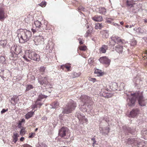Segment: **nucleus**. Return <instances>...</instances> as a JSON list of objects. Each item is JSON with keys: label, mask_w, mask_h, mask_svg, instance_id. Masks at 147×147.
<instances>
[{"label": "nucleus", "mask_w": 147, "mask_h": 147, "mask_svg": "<svg viewBox=\"0 0 147 147\" xmlns=\"http://www.w3.org/2000/svg\"><path fill=\"white\" fill-rule=\"evenodd\" d=\"M48 78L47 75L44 77L40 75L38 77V83L41 85H46L48 83Z\"/></svg>", "instance_id": "obj_10"}, {"label": "nucleus", "mask_w": 147, "mask_h": 147, "mask_svg": "<svg viewBox=\"0 0 147 147\" xmlns=\"http://www.w3.org/2000/svg\"><path fill=\"white\" fill-rule=\"evenodd\" d=\"M23 58L27 62L30 61L27 57L31 60L38 61L40 60V55L37 54L34 51L29 50L25 52V55H24Z\"/></svg>", "instance_id": "obj_3"}, {"label": "nucleus", "mask_w": 147, "mask_h": 147, "mask_svg": "<svg viewBox=\"0 0 147 147\" xmlns=\"http://www.w3.org/2000/svg\"><path fill=\"white\" fill-rule=\"evenodd\" d=\"M82 102L84 104L88 105L90 106L93 104V101L91 97L86 95H83L81 97Z\"/></svg>", "instance_id": "obj_8"}, {"label": "nucleus", "mask_w": 147, "mask_h": 147, "mask_svg": "<svg viewBox=\"0 0 147 147\" xmlns=\"http://www.w3.org/2000/svg\"><path fill=\"white\" fill-rule=\"evenodd\" d=\"M88 63H91L93 62V61L90 59L88 60Z\"/></svg>", "instance_id": "obj_62"}, {"label": "nucleus", "mask_w": 147, "mask_h": 147, "mask_svg": "<svg viewBox=\"0 0 147 147\" xmlns=\"http://www.w3.org/2000/svg\"><path fill=\"white\" fill-rule=\"evenodd\" d=\"M73 74L74 75V77H77L80 75V73H77L76 72H74L73 73Z\"/></svg>", "instance_id": "obj_52"}, {"label": "nucleus", "mask_w": 147, "mask_h": 147, "mask_svg": "<svg viewBox=\"0 0 147 147\" xmlns=\"http://www.w3.org/2000/svg\"><path fill=\"white\" fill-rule=\"evenodd\" d=\"M5 13L4 8H0V20L4 19L5 17Z\"/></svg>", "instance_id": "obj_25"}, {"label": "nucleus", "mask_w": 147, "mask_h": 147, "mask_svg": "<svg viewBox=\"0 0 147 147\" xmlns=\"http://www.w3.org/2000/svg\"><path fill=\"white\" fill-rule=\"evenodd\" d=\"M19 136L18 134L17 133H13V142H14V143H16L18 141V137Z\"/></svg>", "instance_id": "obj_30"}, {"label": "nucleus", "mask_w": 147, "mask_h": 147, "mask_svg": "<svg viewBox=\"0 0 147 147\" xmlns=\"http://www.w3.org/2000/svg\"><path fill=\"white\" fill-rule=\"evenodd\" d=\"M86 47L85 45L83 46L80 47L79 48V49L80 50L84 51L86 50Z\"/></svg>", "instance_id": "obj_50"}, {"label": "nucleus", "mask_w": 147, "mask_h": 147, "mask_svg": "<svg viewBox=\"0 0 147 147\" xmlns=\"http://www.w3.org/2000/svg\"><path fill=\"white\" fill-rule=\"evenodd\" d=\"M94 73L97 75L98 76H101L102 75L101 70L98 69H96L94 71Z\"/></svg>", "instance_id": "obj_33"}, {"label": "nucleus", "mask_w": 147, "mask_h": 147, "mask_svg": "<svg viewBox=\"0 0 147 147\" xmlns=\"http://www.w3.org/2000/svg\"><path fill=\"white\" fill-rule=\"evenodd\" d=\"M134 30L138 34H142L144 32V31L140 28H134Z\"/></svg>", "instance_id": "obj_27"}, {"label": "nucleus", "mask_w": 147, "mask_h": 147, "mask_svg": "<svg viewBox=\"0 0 147 147\" xmlns=\"http://www.w3.org/2000/svg\"><path fill=\"white\" fill-rule=\"evenodd\" d=\"M99 60L101 63L107 66L110 65L111 62V60L106 56H103L100 57Z\"/></svg>", "instance_id": "obj_12"}, {"label": "nucleus", "mask_w": 147, "mask_h": 147, "mask_svg": "<svg viewBox=\"0 0 147 147\" xmlns=\"http://www.w3.org/2000/svg\"><path fill=\"white\" fill-rule=\"evenodd\" d=\"M90 81L94 82L96 80V79L95 78H90L89 79Z\"/></svg>", "instance_id": "obj_58"}, {"label": "nucleus", "mask_w": 147, "mask_h": 147, "mask_svg": "<svg viewBox=\"0 0 147 147\" xmlns=\"http://www.w3.org/2000/svg\"><path fill=\"white\" fill-rule=\"evenodd\" d=\"M78 9L79 10H81L83 11H84L85 8L82 6H80L78 7Z\"/></svg>", "instance_id": "obj_54"}, {"label": "nucleus", "mask_w": 147, "mask_h": 147, "mask_svg": "<svg viewBox=\"0 0 147 147\" xmlns=\"http://www.w3.org/2000/svg\"><path fill=\"white\" fill-rule=\"evenodd\" d=\"M11 54L9 55V58L11 60H15L18 57V54L15 53H11Z\"/></svg>", "instance_id": "obj_21"}, {"label": "nucleus", "mask_w": 147, "mask_h": 147, "mask_svg": "<svg viewBox=\"0 0 147 147\" xmlns=\"http://www.w3.org/2000/svg\"><path fill=\"white\" fill-rule=\"evenodd\" d=\"M19 100V98L18 97H16L14 98H11V101H13L16 104L17 103Z\"/></svg>", "instance_id": "obj_42"}, {"label": "nucleus", "mask_w": 147, "mask_h": 147, "mask_svg": "<svg viewBox=\"0 0 147 147\" xmlns=\"http://www.w3.org/2000/svg\"><path fill=\"white\" fill-rule=\"evenodd\" d=\"M8 109H2V110L1 111V113L2 114L4 113H5L6 111H8Z\"/></svg>", "instance_id": "obj_57"}, {"label": "nucleus", "mask_w": 147, "mask_h": 147, "mask_svg": "<svg viewBox=\"0 0 147 147\" xmlns=\"http://www.w3.org/2000/svg\"><path fill=\"white\" fill-rule=\"evenodd\" d=\"M109 87L113 91L117 90L118 86L116 82H113L111 85L109 86Z\"/></svg>", "instance_id": "obj_20"}, {"label": "nucleus", "mask_w": 147, "mask_h": 147, "mask_svg": "<svg viewBox=\"0 0 147 147\" xmlns=\"http://www.w3.org/2000/svg\"><path fill=\"white\" fill-rule=\"evenodd\" d=\"M65 67L67 69L68 71H69V69L70 67V66H68L66 65H61V66L60 68L63 70L64 68Z\"/></svg>", "instance_id": "obj_43"}, {"label": "nucleus", "mask_w": 147, "mask_h": 147, "mask_svg": "<svg viewBox=\"0 0 147 147\" xmlns=\"http://www.w3.org/2000/svg\"><path fill=\"white\" fill-rule=\"evenodd\" d=\"M143 38L145 41L146 42H147V36L146 37Z\"/></svg>", "instance_id": "obj_64"}, {"label": "nucleus", "mask_w": 147, "mask_h": 147, "mask_svg": "<svg viewBox=\"0 0 147 147\" xmlns=\"http://www.w3.org/2000/svg\"><path fill=\"white\" fill-rule=\"evenodd\" d=\"M137 42L134 39H132L131 40L130 44L131 46H134L136 45Z\"/></svg>", "instance_id": "obj_38"}, {"label": "nucleus", "mask_w": 147, "mask_h": 147, "mask_svg": "<svg viewBox=\"0 0 147 147\" xmlns=\"http://www.w3.org/2000/svg\"><path fill=\"white\" fill-rule=\"evenodd\" d=\"M31 30H32V31L33 32V33H34L35 32H36V30L35 29L32 28Z\"/></svg>", "instance_id": "obj_63"}, {"label": "nucleus", "mask_w": 147, "mask_h": 147, "mask_svg": "<svg viewBox=\"0 0 147 147\" xmlns=\"http://www.w3.org/2000/svg\"><path fill=\"white\" fill-rule=\"evenodd\" d=\"M5 60V59L4 57L2 56H0V62L3 63Z\"/></svg>", "instance_id": "obj_45"}, {"label": "nucleus", "mask_w": 147, "mask_h": 147, "mask_svg": "<svg viewBox=\"0 0 147 147\" xmlns=\"http://www.w3.org/2000/svg\"><path fill=\"white\" fill-rule=\"evenodd\" d=\"M22 124V122H21L20 121H19V123L18 124V125L19 128H20L21 127Z\"/></svg>", "instance_id": "obj_60"}, {"label": "nucleus", "mask_w": 147, "mask_h": 147, "mask_svg": "<svg viewBox=\"0 0 147 147\" xmlns=\"http://www.w3.org/2000/svg\"><path fill=\"white\" fill-rule=\"evenodd\" d=\"M126 4L127 6L128 7H129L130 8L132 7L133 5V2L131 1H127Z\"/></svg>", "instance_id": "obj_39"}, {"label": "nucleus", "mask_w": 147, "mask_h": 147, "mask_svg": "<svg viewBox=\"0 0 147 147\" xmlns=\"http://www.w3.org/2000/svg\"><path fill=\"white\" fill-rule=\"evenodd\" d=\"M34 88V87L32 85L29 84L27 85V86L26 87V91H28L29 90L33 89Z\"/></svg>", "instance_id": "obj_41"}, {"label": "nucleus", "mask_w": 147, "mask_h": 147, "mask_svg": "<svg viewBox=\"0 0 147 147\" xmlns=\"http://www.w3.org/2000/svg\"><path fill=\"white\" fill-rule=\"evenodd\" d=\"M37 105H39L40 107L43 104V102H41V100L37 98L35 103Z\"/></svg>", "instance_id": "obj_36"}, {"label": "nucleus", "mask_w": 147, "mask_h": 147, "mask_svg": "<svg viewBox=\"0 0 147 147\" xmlns=\"http://www.w3.org/2000/svg\"><path fill=\"white\" fill-rule=\"evenodd\" d=\"M102 27L101 23H98L95 25V28L96 29H101Z\"/></svg>", "instance_id": "obj_37"}, {"label": "nucleus", "mask_w": 147, "mask_h": 147, "mask_svg": "<svg viewBox=\"0 0 147 147\" xmlns=\"http://www.w3.org/2000/svg\"><path fill=\"white\" fill-rule=\"evenodd\" d=\"M44 40L43 37L42 36L39 35L34 37V44L36 45L44 43Z\"/></svg>", "instance_id": "obj_13"}, {"label": "nucleus", "mask_w": 147, "mask_h": 147, "mask_svg": "<svg viewBox=\"0 0 147 147\" xmlns=\"http://www.w3.org/2000/svg\"><path fill=\"white\" fill-rule=\"evenodd\" d=\"M130 95L137 99L140 106L143 107L146 105L147 103V99H145L144 97L143 92L137 91L133 93H131Z\"/></svg>", "instance_id": "obj_4"}, {"label": "nucleus", "mask_w": 147, "mask_h": 147, "mask_svg": "<svg viewBox=\"0 0 147 147\" xmlns=\"http://www.w3.org/2000/svg\"><path fill=\"white\" fill-rule=\"evenodd\" d=\"M38 5L42 7H45L46 5V2L45 1H42Z\"/></svg>", "instance_id": "obj_49"}, {"label": "nucleus", "mask_w": 147, "mask_h": 147, "mask_svg": "<svg viewBox=\"0 0 147 147\" xmlns=\"http://www.w3.org/2000/svg\"><path fill=\"white\" fill-rule=\"evenodd\" d=\"M41 24V22L38 20L34 22V25L36 28H40Z\"/></svg>", "instance_id": "obj_35"}, {"label": "nucleus", "mask_w": 147, "mask_h": 147, "mask_svg": "<svg viewBox=\"0 0 147 147\" xmlns=\"http://www.w3.org/2000/svg\"><path fill=\"white\" fill-rule=\"evenodd\" d=\"M101 129H100V132L102 134V135L104 136H106L108 135V134L109 133L110 129L109 127H107L101 128Z\"/></svg>", "instance_id": "obj_17"}, {"label": "nucleus", "mask_w": 147, "mask_h": 147, "mask_svg": "<svg viewBox=\"0 0 147 147\" xmlns=\"http://www.w3.org/2000/svg\"><path fill=\"white\" fill-rule=\"evenodd\" d=\"M54 46V45L52 43H48L47 45H45L44 47V49L45 50H49L51 51Z\"/></svg>", "instance_id": "obj_19"}, {"label": "nucleus", "mask_w": 147, "mask_h": 147, "mask_svg": "<svg viewBox=\"0 0 147 147\" xmlns=\"http://www.w3.org/2000/svg\"><path fill=\"white\" fill-rule=\"evenodd\" d=\"M143 136L145 140H147V130L144 131L143 133Z\"/></svg>", "instance_id": "obj_44"}, {"label": "nucleus", "mask_w": 147, "mask_h": 147, "mask_svg": "<svg viewBox=\"0 0 147 147\" xmlns=\"http://www.w3.org/2000/svg\"><path fill=\"white\" fill-rule=\"evenodd\" d=\"M22 47L17 45L13 44L11 47V53H15L16 54L21 55L22 53Z\"/></svg>", "instance_id": "obj_7"}, {"label": "nucleus", "mask_w": 147, "mask_h": 147, "mask_svg": "<svg viewBox=\"0 0 147 147\" xmlns=\"http://www.w3.org/2000/svg\"><path fill=\"white\" fill-rule=\"evenodd\" d=\"M69 129L67 127H63L59 130L58 134L59 136L62 138L66 136V137L65 138L67 139L69 137Z\"/></svg>", "instance_id": "obj_6"}, {"label": "nucleus", "mask_w": 147, "mask_h": 147, "mask_svg": "<svg viewBox=\"0 0 147 147\" xmlns=\"http://www.w3.org/2000/svg\"><path fill=\"white\" fill-rule=\"evenodd\" d=\"M47 97V96L45 95L44 94H39L38 96V99H40V100H41L42 99L46 98Z\"/></svg>", "instance_id": "obj_40"}, {"label": "nucleus", "mask_w": 147, "mask_h": 147, "mask_svg": "<svg viewBox=\"0 0 147 147\" xmlns=\"http://www.w3.org/2000/svg\"><path fill=\"white\" fill-rule=\"evenodd\" d=\"M137 99L134 97H128L127 98V105L130 107H133L135 105Z\"/></svg>", "instance_id": "obj_14"}, {"label": "nucleus", "mask_w": 147, "mask_h": 147, "mask_svg": "<svg viewBox=\"0 0 147 147\" xmlns=\"http://www.w3.org/2000/svg\"><path fill=\"white\" fill-rule=\"evenodd\" d=\"M91 33V30H88L84 35V36L86 37H88L89 35Z\"/></svg>", "instance_id": "obj_47"}, {"label": "nucleus", "mask_w": 147, "mask_h": 147, "mask_svg": "<svg viewBox=\"0 0 147 147\" xmlns=\"http://www.w3.org/2000/svg\"><path fill=\"white\" fill-rule=\"evenodd\" d=\"M35 135V133H31V134H29V138H32L34 137V136Z\"/></svg>", "instance_id": "obj_53"}, {"label": "nucleus", "mask_w": 147, "mask_h": 147, "mask_svg": "<svg viewBox=\"0 0 147 147\" xmlns=\"http://www.w3.org/2000/svg\"><path fill=\"white\" fill-rule=\"evenodd\" d=\"M23 146L24 147H32V146L27 144H24Z\"/></svg>", "instance_id": "obj_59"}, {"label": "nucleus", "mask_w": 147, "mask_h": 147, "mask_svg": "<svg viewBox=\"0 0 147 147\" xmlns=\"http://www.w3.org/2000/svg\"><path fill=\"white\" fill-rule=\"evenodd\" d=\"M91 140L93 142V143L92 144L93 146H94L95 144H96V142L95 140V138H92Z\"/></svg>", "instance_id": "obj_55"}, {"label": "nucleus", "mask_w": 147, "mask_h": 147, "mask_svg": "<svg viewBox=\"0 0 147 147\" xmlns=\"http://www.w3.org/2000/svg\"><path fill=\"white\" fill-rule=\"evenodd\" d=\"M34 114V112L31 111L28 112L25 115V118L27 119H28L32 117Z\"/></svg>", "instance_id": "obj_28"}, {"label": "nucleus", "mask_w": 147, "mask_h": 147, "mask_svg": "<svg viewBox=\"0 0 147 147\" xmlns=\"http://www.w3.org/2000/svg\"><path fill=\"white\" fill-rule=\"evenodd\" d=\"M113 19L110 18H107L106 22L108 24H111L112 23V21Z\"/></svg>", "instance_id": "obj_46"}, {"label": "nucleus", "mask_w": 147, "mask_h": 147, "mask_svg": "<svg viewBox=\"0 0 147 147\" xmlns=\"http://www.w3.org/2000/svg\"><path fill=\"white\" fill-rule=\"evenodd\" d=\"M123 132L126 135H129V134L133 135L135 134L136 129L135 128H131L128 126H124L123 127Z\"/></svg>", "instance_id": "obj_11"}, {"label": "nucleus", "mask_w": 147, "mask_h": 147, "mask_svg": "<svg viewBox=\"0 0 147 147\" xmlns=\"http://www.w3.org/2000/svg\"><path fill=\"white\" fill-rule=\"evenodd\" d=\"M38 147H47V146L45 144L42 143L39 144Z\"/></svg>", "instance_id": "obj_56"}, {"label": "nucleus", "mask_w": 147, "mask_h": 147, "mask_svg": "<svg viewBox=\"0 0 147 147\" xmlns=\"http://www.w3.org/2000/svg\"><path fill=\"white\" fill-rule=\"evenodd\" d=\"M110 91L107 88H103L100 91V96L104 97L109 98L111 97L113 94L111 93H108V92Z\"/></svg>", "instance_id": "obj_9"}, {"label": "nucleus", "mask_w": 147, "mask_h": 147, "mask_svg": "<svg viewBox=\"0 0 147 147\" xmlns=\"http://www.w3.org/2000/svg\"><path fill=\"white\" fill-rule=\"evenodd\" d=\"M7 43V40H2L0 41V45L3 47H5Z\"/></svg>", "instance_id": "obj_32"}, {"label": "nucleus", "mask_w": 147, "mask_h": 147, "mask_svg": "<svg viewBox=\"0 0 147 147\" xmlns=\"http://www.w3.org/2000/svg\"><path fill=\"white\" fill-rule=\"evenodd\" d=\"M140 110L138 108L133 109L130 112L128 115L129 117L134 118L136 117L139 113Z\"/></svg>", "instance_id": "obj_15"}, {"label": "nucleus", "mask_w": 147, "mask_h": 147, "mask_svg": "<svg viewBox=\"0 0 147 147\" xmlns=\"http://www.w3.org/2000/svg\"><path fill=\"white\" fill-rule=\"evenodd\" d=\"M109 36V34L107 32H105L103 34L102 37L104 38H107Z\"/></svg>", "instance_id": "obj_48"}, {"label": "nucleus", "mask_w": 147, "mask_h": 147, "mask_svg": "<svg viewBox=\"0 0 147 147\" xmlns=\"http://www.w3.org/2000/svg\"><path fill=\"white\" fill-rule=\"evenodd\" d=\"M18 37L20 43L27 42L32 36V32L30 30L22 28L18 29L17 31Z\"/></svg>", "instance_id": "obj_2"}, {"label": "nucleus", "mask_w": 147, "mask_h": 147, "mask_svg": "<svg viewBox=\"0 0 147 147\" xmlns=\"http://www.w3.org/2000/svg\"><path fill=\"white\" fill-rule=\"evenodd\" d=\"M107 49V45H102L100 49V52L101 53H105Z\"/></svg>", "instance_id": "obj_23"}, {"label": "nucleus", "mask_w": 147, "mask_h": 147, "mask_svg": "<svg viewBox=\"0 0 147 147\" xmlns=\"http://www.w3.org/2000/svg\"><path fill=\"white\" fill-rule=\"evenodd\" d=\"M89 105L83 103V105L80 104L79 105L80 107V109L83 112L87 111V109L89 108Z\"/></svg>", "instance_id": "obj_18"}, {"label": "nucleus", "mask_w": 147, "mask_h": 147, "mask_svg": "<svg viewBox=\"0 0 147 147\" xmlns=\"http://www.w3.org/2000/svg\"><path fill=\"white\" fill-rule=\"evenodd\" d=\"M75 116L77 117L79 120H82L83 119L85 116L81 114L79 111L77 112L75 114Z\"/></svg>", "instance_id": "obj_24"}, {"label": "nucleus", "mask_w": 147, "mask_h": 147, "mask_svg": "<svg viewBox=\"0 0 147 147\" xmlns=\"http://www.w3.org/2000/svg\"><path fill=\"white\" fill-rule=\"evenodd\" d=\"M76 107V104L73 100L70 99L64 108L63 109L62 113L64 114L71 113Z\"/></svg>", "instance_id": "obj_5"}, {"label": "nucleus", "mask_w": 147, "mask_h": 147, "mask_svg": "<svg viewBox=\"0 0 147 147\" xmlns=\"http://www.w3.org/2000/svg\"><path fill=\"white\" fill-rule=\"evenodd\" d=\"M137 145V147H147V145H146L145 143L144 142H141L136 143V145Z\"/></svg>", "instance_id": "obj_29"}, {"label": "nucleus", "mask_w": 147, "mask_h": 147, "mask_svg": "<svg viewBox=\"0 0 147 147\" xmlns=\"http://www.w3.org/2000/svg\"><path fill=\"white\" fill-rule=\"evenodd\" d=\"M99 13L103 15H105L106 12V9L104 7H101L99 9Z\"/></svg>", "instance_id": "obj_34"}, {"label": "nucleus", "mask_w": 147, "mask_h": 147, "mask_svg": "<svg viewBox=\"0 0 147 147\" xmlns=\"http://www.w3.org/2000/svg\"><path fill=\"white\" fill-rule=\"evenodd\" d=\"M25 134V129L22 127L20 131V134L21 135H22Z\"/></svg>", "instance_id": "obj_51"}, {"label": "nucleus", "mask_w": 147, "mask_h": 147, "mask_svg": "<svg viewBox=\"0 0 147 147\" xmlns=\"http://www.w3.org/2000/svg\"><path fill=\"white\" fill-rule=\"evenodd\" d=\"M123 42L120 38L115 35H113L111 37V39L108 44L111 48L114 49V46L117 45L115 47L116 51L119 53H121L123 51Z\"/></svg>", "instance_id": "obj_1"}, {"label": "nucleus", "mask_w": 147, "mask_h": 147, "mask_svg": "<svg viewBox=\"0 0 147 147\" xmlns=\"http://www.w3.org/2000/svg\"><path fill=\"white\" fill-rule=\"evenodd\" d=\"M92 18L95 21L100 22L102 20V18L101 16L96 15L92 17Z\"/></svg>", "instance_id": "obj_22"}, {"label": "nucleus", "mask_w": 147, "mask_h": 147, "mask_svg": "<svg viewBox=\"0 0 147 147\" xmlns=\"http://www.w3.org/2000/svg\"><path fill=\"white\" fill-rule=\"evenodd\" d=\"M125 142L129 144H132L136 145V143H137V140L134 138H131L126 139Z\"/></svg>", "instance_id": "obj_16"}, {"label": "nucleus", "mask_w": 147, "mask_h": 147, "mask_svg": "<svg viewBox=\"0 0 147 147\" xmlns=\"http://www.w3.org/2000/svg\"><path fill=\"white\" fill-rule=\"evenodd\" d=\"M140 81V80H137V81H136L135 82H134V83H135V86H137L138 85V84L137 83V82Z\"/></svg>", "instance_id": "obj_61"}, {"label": "nucleus", "mask_w": 147, "mask_h": 147, "mask_svg": "<svg viewBox=\"0 0 147 147\" xmlns=\"http://www.w3.org/2000/svg\"><path fill=\"white\" fill-rule=\"evenodd\" d=\"M51 106L52 107V108H57L59 107V103L57 101H55L52 103Z\"/></svg>", "instance_id": "obj_26"}, {"label": "nucleus", "mask_w": 147, "mask_h": 147, "mask_svg": "<svg viewBox=\"0 0 147 147\" xmlns=\"http://www.w3.org/2000/svg\"><path fill=\"white\" fill-rule=\"evenodd\" d=\"M46 67L44 66H41L40 67L39 70L42 75H43L46 72Z\"/></svg>", "instance_id": "obj_31"}]
</instances>
